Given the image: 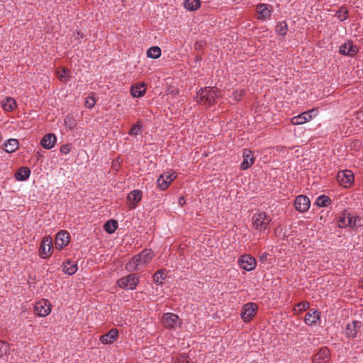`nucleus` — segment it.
I'll use <instances>...</instances> for the list:
<instances>
[{
  "mask_svg": "<svg viewBox=\"0 0 363 363\" xmlns=\"http://www.w3.org/2000/svg\"><path fill=\"white\" fill-rule=\"evenodd\" d=\"M197 96L199 99L198 101L211 106L220 96V91L216 87L206 86L199 89Z\"/></svg>",
  "mask_w": 363,
  "mask_h": 363,
  "instance_id": "f257e3e1",
  "label": "nucleus"
},
{
  "mask_svg": "<svg viewBox=\"0 0 363 363\" xmlns=\"http://www.w3.org/2000/svg\"><path fill=\"white\" fill-rule=\"evenodd\" d=\"M252 221L256 230L264 231L267 229L272 219L265 212H259L253 216Z\"/></svg>",
  "mask_w": 363,
  "mask_h": 363,
  "instance_id": "f03ea898",
  "label": "nucleus"
},
{
  "mask_svg": "<svg viewBox=\"0 0 363 363\" xmlns=\"http://www.w3.org/2000/svg\"><path fill=\"white\" fill-rule=\"evenodd\" d=\"M53 252L52 238L51 236H44L39 247V255L46 259L50 257Z\"/></svg>",
  "mask_w": 363,
  "mask_h": 363,
  "instance_id": "7ed1b4c3",
  "label": "nucleus"
},
{
  "mask_svg": "<svg viewBox=\"0 0 363 363\" xmlns=\"http://www.w3.org/2000/svg\"><path fill=\"white\" fill-rule=\"evenodd\" d=\"M139 281L138 277L135 274H130L119 279L117 281L119 287L126 289H134Z\"/></svg>",
  "mask_w": 363,
  "mask_h": 363,
  "instance_id": "20e7f679",
  "label": "nucleus"
},
{
  "mask_svg": "<svg viewBox=\"0 0 363 363\" xmlns=\"http://www.w3.org/2000/svg\"><path fill=\"white\" fill-rule=\"evenodd\" d=\"M258 306L255 303L245 304L242 309L241 318L245 323L250 321L257 313Z\"/></svg>",
  "mask_w": 363,
  "mask_h": 363,
  "instance_id": "39448f33",
  "label": "nucleus"
},
{
  "mask_svg": "<svg viewBox=\"0 0 363 363\" xmlns=\"http://www.w3.org/2000/svg\"><path fill=\"white\" fill-rule=\"evenodd\" d=\"M337 180L341 186L350 187L354 182V175L350 170L340 171L337 174Z\"/></svg>",
  "mask_w": 363,
  "mask_h": 363,
  "instance_id": "423d86ee",
  "label": "nucleus"
},
{
  "mask_svg": "<svg viewBox=\"0 0 363 363\" xmlns=\"http://www.w3.org/2000/svg\"><path fill=\"white\" fill-rule=\"evenodd\" d=\"M69 234L65 230H60L59 233H57L55 240L56 248L62 250L69 244Z\"/></svg>",
  "mask_w": 363,
  "mask_h": 363,
  "instance_id": "0eeeda50",
  "label": "nucleus"
},
{
  "mask_svg": "<svg viewBox=\"0 0 363 363\" xmlns=\"http://www.w3.org/2000/svg\"><path fill=\"white\" fill-rule=\"evenodd\" d=\"M239 264L243 269L251 271L255 268L257 261L253 257L249 255H245L240 257Z\"/></svg>",
  "mask_w": 363,
  "mask_h": 363,
  "instance_id": "6e6552de",
  "label": "nucleus"
},
{
  "mask_svg": "<svg viewBox=\"0 0 363 363\" xmlns=\"http://www.w3.org/2000/svg\"><path fill=\"white\" fill-rule=\"evenodd\" d=\"M34 308L36 314L41 317L47 316L51 311L50 304L45 299L37 302Z\"/></svg>",
  "mask_w": 363,
  "mask_h": 363,
  "instance_id": "1a4fd4ad",
  "label": "nucleus"
},
{
  "mask_svg": "<svg viewBox=\"0 0 363 363\" xmlns=\"http://www.w3.org/2000/svg\"><path fill=\"white\" fill-rule=\"evenodd\" d=\"M310 200L304 195L298 196L294 201V206L296 211L303 213L308 210L310 207Z\"/></svg>",
  "mask_w": 363,
  "mask_h": 363,
  "instance_id": "9d476101",
  "label": "nucleus"
},
{
  "mask_svg": "<svg viewBox=\"0 0 363 363\" xmlns=\"http://www.w3.org/2000/svg\"><path fill=\"white\" fill-rule=\"evenodd\" d=\"M330 359V352L326 347H321L313 356V363H328Z\"/></svg>",
  "mask_w": 363,
  "mask_h": 363,
  "instance_id": "9b49d317",
  "label": "nucleus"
},
{
  "mask_svg": "<svg viewBox=\"0 0 363 363\" xmlns=\"http://www.w3.org/2000/svg\"><path fill=\"white\" fill-rule=\"evenodd\" d=\"M154 252L150 249L143 250L140 254L134 256L135 262H138L139 265H143L150 262L153 257Z\"/></svg>",
  "mask_w": 363,
  "mask_h": 363,
  "instance_id": "f8f14e48",
  "label": "nucleus"
},
{
  "mask_svg": "<svg viewBox=\"0 0 363 363\" xmlns=\"http://www.w3.org/2000/svg\"><path fill=\"white\" fill-rule=\"evenodd\" d=\"M361 326L362 323L358 320H353L351 323H348L345 328L346 336L352 339L356 337Z\"/></svg>",
  "mask_w": 363,
  "mask_h": 363,
  "instance_id": "ddd939ff",
  "label": "nucleus"
},
{
  "mask_svg": "<svg viewBox=\"0 0 363 363\" xmlns=\"http://www.w3.org/2000/svg\"><path fill=\"white\" fill-rule=\"evenodd\" d=\"M358 51V47L353 45L351 41L345 43L340 47V53L350 57L354 56Z\"/></svg>",
  "mask_w": 363,
  "mask_h": 363,
  "instance_id": "4468645a",
  "label": "nucleus"
},
{
  "mask_svg": "<svg viewBox=\"0 0 363 363\" xmlns=\"http://www.w3.org/2000/svg\"><path fill=\"white\" fill-rule=\"evenodd\" d=\"M179 317L175 313H164L162 318L163 325L167 328H174L177 323Z\"/></svg>",
  "mask_w": 363,
  "mask_h": 363,
  "instance_id": "2eb2a0df",
  "label": "nucleus"
},
{
  "mask_svg": "<svg viewBox=\"0 0 363 363\" xmlns=\"http://www.w3.org/2000/svg\"><path fill=\"white\" fill-rule=\"evenodd\" d=\"M315 109L313 108L310 111L303 112L296 116H294L291 118V123L294 125H301L305 123L307 121H309L312 118V113L314 112Z\"/></svg>",
  "mask_w": 363,
  "mask_h": 363,
  "instance_id": "dca6fc26",
  "label": "nucleus"
},
{
  "mask_svg": "<svg viewBox=\"0 0 363 363\" xmlns=\"http://www.w3.org/2000/svg\"><path fill=\"white\" fill-rule=\"evenodd\" d=\"M118 337V330L116 328H112L107 333L100 337V341L103 344H112Z\"/></svg>",
  "mask_w": 363,
  "mask_h": 363,
  "instance_id": "f3484780",
  "label": "nucleus"
},
{
  "mask_svg": "<svg viewBox=\"0 0 363 363\" xmlns=\"http://www.w3.org/2000/svg\"><path fill=\"white\" fill-rule=\"evenodd\" d=\"M243 161L240 164L241 169L246 170L250 168L255 162V158L252 156V151L248 149L243 150Z\"/></svg>",
  "mask_w": 363,
  "mask_h": 363,
  "instance_id": "a211bd4d",
  "label": "nucleus"
},
{
  "mask_svg": "<svg viewBox=\"0 0 363 363\" xmlns=\"http://www.w3.org/2000/svg\"><path fill=\"white\" fill-rule=\"evenodd\" d=\"M320 312L318 310H310L305 315L304 321L308 325H312L320 318Z\"/></svg>",
  "mask_w": 363,
  "mask_h": 363,
  "instance_id": "6ab92c4d",
  "label": "nucleus"
},
{
  "mask_svg": "<svg viewBox=\"0 0 363 363\" xmlns=\"http://www.w3.org/2000/svg\"><path fill=\"white\" fill-rule=\"evenodd\" d=\"M56 143V136L54 133H48L44 135L40 143L41 145L48 150L53 147L55 143Z\"/></svg>",
  "mask_w": 363,
  "mask_h": 363,
  "instance_id": "aec40b11",
  "label": "nucleus"
},
{
  "mask_svg": "<svg viewBox=\"0 0 363 363\" xmlns=\"http://www.w3.org/2000/svg\"><path fill=\"white\" fill-rule=\"evenodd\" d=\"M269 8H272V6L266 4H259L257 6L256 10L259 15V19L265 20L271 15V11Z\"/></svg>",
  "mask_w": 363,
  "mask_h": 363,
  "instance_id": "412c9836",
  "label": "nucleus"
},
{
  "mask_svg": "<svg viewBox=\"0 0 363 363\" xmlns=\"http://www.w3.org/2000/svg\"><path fill=\"white\" fill-rule=\"evenodd\" d=\"M145 84H135L131 86L130 94L135 98L143 96L145 94Z\"/></svg>",
  "mask_w": 363,
  "mask_h": 363,
  "instance_id": "4be33fe9",
  "label": "nucleus"
},
{
  "mask_svg": "<svg viewBox=\"0 0 363 363\" xmlns=\"http://www.w3.org/2000/svg\"><path fill=\"white\" fill-rule=\"evenodd\" d=\"M143 196V193L140 190H133L130 191L128 195V199L133 202L130 208H134L136 206V204L141 200Z\"/></svg>",
  "mask_w": 363,
  "mask_h": 363,
  "instance_id": "5701e85b",
  "label": "nucleus"
},
{
  "mask_svg": "<svg viewBox=\"0 0 363 363\" xmlns=\"http://www.w3.org/2000/svg\"><path fill=\"white\" fill-rule=\"evenodd\" d=\"M30 174V169L28 167H22L15 173V178L18 181L26 180Z\"/></svg>",
  "mask_w": 363,
  "mask_h": 363,
  "instance_id": "b1692460",
  "label": "nucleus"
},
{
  "mask_svg": "<svg viewBox=\"0 0 363 363\" xmlns=\"http://www.w3.org/2000/svg\"><path fill=\"white\" fill-rule=\"evenodd\" d=\"M18 141L16 139H9L4 144V150L6 152L12 153L15 152L18 147Z\"/></svg>",
  "mask_w": 363,
  "mask_h": 363,
  "instance_id": "393cba45",
  "label": "nucleus"
},
{
  "mask_svg": "<svg viewBox=\"0 0 363 363\" xmlns=\"http://www.w3.org/2000/svg\"><path fill=\"white\" fill-rule=\"evenodd\" d=\"M16 102L14 99L11 97H6L2 101V107L6 111H11L16 107Z\"/></svg>",
  "mask_w": 363,
  "mask_h": 363,
  "instance_id": "a878e982",
  "label": "nucleus"
},
{
  "mask_svg": "<svg viewBox=\"0 0 363 363\" xmlns=\"http://www.w3.org/2000/svg\"><path fill=\"white\" fill-rule=\"evenodd\" d=\"M77 270V264L72 263L71 261H67L66 262L63 263V272L68 274V275H72L74 274Z\"/></svg>",
  "mask_w": 363,
  "mask_h": 363,
  "instance_id": "bb28decb",
  "label": "nucleus"
},
{
  "mask_svg": "<svg viewBox=\"0 0 363 363\" xmlns=\"http://www.w3.org/2000/svg\"><path fill=\"white\" fill-rule=\"evenodd\" d=\"M118 228V222L111 219L106 221L104 225V230L109 234L113 233Z\"/></svg>",
  "mask_w": 363,
  "mask_h": 363,
  "instance_id": "cd10ccee",
  "label": "nucleus"
},
{
  "mask_svg": "<svg viewBox=\"0 0 363 363\" xmlns=\"http://www.w3.org/2000/svg\"><path fill=\"white\" fill-rule=\"evenodd\" d=\"M185 9L189 11H196L201 6L200 0H185L184 3Z\"/></svg>",
  "mask_w": 363,
  "mask_h": 363,
  "instance_id": "c85d7f7f",
  "label": "nucleus"
},
{
  "mask_svg": "<svg viewBox=\"0 0 363 363\" xmlns=\"http://www.w3.org/2000/svg\"><path fill=\"white\" fill-rule=\"evenodd\" d=\"M331 202L332 201L328 196L320 195L317 198L315 204L318 207H327L331 203Z\"/></svg>",
  "mask_w": 363,
  "mask_h": 363,
  "instance_id": "c756f323",
  "label": "nucleus"
},
{
  "mask_svg": "<svg viewBox=\"0 0 363 363\" xmlns=\"http://www.w3.org/2000/svg\"><path fill=\"white\" fill-rule=\"evenodd\" d=\"M161 55V49L158 46H152L147 51V56L152 59H157Z\"/></svg>",
  "mask_w": 363,
  "mask_h": 363,
  "instance_id": "7c9ffc66",
  "label": "nucleus"
},
{
  "mask_svg": "<svg viewBox=\"0 0 363 363\" xmlns=\"http://www.w3.org/2000/svg\"><path fill=\"white\" fill-rule=\"evenodd\" d=\"M157 187L161 190H165L169 186V181H168L164 176V173L162 174L157 180Z\"/></svg>",
  "mask_w": 363,
  "mask_h": 363,
  "instance_id": "2f4dec72",
  "label": "nucleus"
},
{
  "mask_svg": "<svg viewBox=\"0 0 363 363\" xmlns=\"http://www.w3.org/2000/svg\"><path fill=\"white\" fill-rule=\"evenodd\" d=\"M166 278L164 269H160L155 272L153 275V280L155 283L162 284V281Z\"/></svg>",
  "mask_w": 363,
  "mask_h": 363,
  "instance_id": "473e14b6",
  "label": "nucleus"
},
{
  "mask_svg": "<svg viewBox=\"0 0 363 363\" xmlns=\"http://www.w3.org/2000/svg\"><path fill=\"white\" fill-rule=\"evenodd\" d=\"M288 30V26L285 21L279 22L276 26V31L282 36H284Z\"/></svg>",
  "mask_w": 363,
  "mask_h": 363,
  "instance_id": "72a5a7b5",
  "label": "nucleus"
},
{
  "mask_svg": "<svg viewBox=\"0 0 363 363\" xmlns=\"http://www.w3.org/2000/svg\"><path fill=\"white\" fill-rule=\"evenodd\" d=\"M64 124L66 128L72 130L77 125V122L72 116H67L65 118Z\"/></svg>",
  "mask_w": 363,
  "mask_h": 363,
  "instance_id": "f704fd0d",
  "label": "nucleus"
},
{
  "mask_svg": "<svg viewBox=\"0 0 363 363\" xmlns=\"http://www.w3.org/2000/svg\"><path fill=\"white\" fill-rule=\"evenodd\" d=\"M139 264H138L137 262H135L134 257L129 261L126 265L125 269L129 272H134L136 270H139Z\"/></svg>",
  "mask_w": 363,
  "mask_h": 363,
  "instance_id": "c9c22d12",
  "label": "nucleus"
},
{
  "mask_svg": "<svg viewBox=\"0 0 363 363\" xmlns=\"http://www.w3.org/2000/svg\"><path fill=\"white\" fill-rule=\"evenodd\" d=\"M360 218L359 216H352V217H348L347 224L348 226H350L351 228L354 229L357 227V221H359Z\"/></svg>",
  "mask_w": 363,
  "mask_h": 363,
  "instance_id": "e433bc0d",
  "label": "nucleus"
},
{
  "mask_svg": "<svg viewBox=\"0 0 363 363\" xmlns=\"http://www.w3.org/2000/svg\"><path fill=\"white\" fill-rule=\"evenodd\" d=\"M9 350V344L6 341H0V357H4Z\"/></svg>",
  "mask_w": 363,
  "mask_h": 363,
  "instance_id": "4c0bfd02",
  "label": "nucleus"
},
{
  "mask_svg": "<svg viewBox=\"0 0 363 363\" xmlns=\"http://www.w3.org/2000/svg\"><path fill=\"white\" fill-rule=\"evenodd\" d=\"M347 10L345 7L342 6L337 11V16L338 18L342 21L347 18Z\"/></svg>",
  "mask_w": 363,
  "mask_h": 363,
  "instance_id": "58836bf2",
  "label": "nucleus"
},
{
  "mask_svg": "<svg viewBox=\"0 0 363 363\" xmlns=\"http://www.w3.org/2000/svg\"><path fill=\"white\" fill-rule=\"evenodd\" d=\"M141 125L140 124V121H138L136 124H134L132 125L131 128L130 129L128 134L130 135H136L138 134V133L140 130Z\"/></svg>",
  "mask_w": 363,
  "mask_h": 363,
  "instance_id": "ea45409f",
  "label": "nucleus"
},
{
  "mask_svg": "<svg viewBox=\"0 0 363 363\" xmlns=\"http://www.w3.org/2000/svg\"><path fill=\"white\" fill-rule=\"evenodd\" d=\"M69 72V69L63 68L61 72H57V77L61 82H67L69 79V77L67 76V72Z\"/></svg>",
  "mask_w": 363,
  "mask_h": 363,
  "instance_id": "a19ab883",
  "label": "nucleus"
},
{
  "mask_svg": "<svg viewBox=\"0 0 363 363\" xmlns=\"http://www.w3.org/2000/svg\"><path fill=\"white\" fill-rule=\"evenodd\" d=\"M96 104V100L93 96H88L85 99V106L91 108Z\"/></svg>",
  "mask_w": 363,
  "mask_h": 363,
  "instance_id": "79ce46f5",
  "label": "nucleus"
},
{
  "mask_svg": "<svg viewBox=\"0 0 363 363\" xmlns=\"http://www.w3.org/2000/svg\"><path fill=\"white\" fill-rule=\"evenodd\" d=\"M245 94V90L241 89L240 91H235L233 92V96L235 101H238L241 100L242 96Z\"/></svg>",
  "mask_w": 363,
  "mask_h": 363,
  "instance_id": "37998d69",
  "label": "nucleus"
},
{
  "mask_svg": "<svg viewBox=\"0 0 363 363\" xmlns=\"http://www.w3.org/2000/svg\"><path fill=\"white\" fill-rule=\"evenodd\" d=\"M347 218H346L345 216L340 217L337 220L338 227L341 228L347 227L348 225L347 224Z\"/></svg>",
  "mask_w": 363,
  "mask_h": 363,
  "instance_id": "c03bdc74",
  "label": "nucleus"
},
{
  "mask_svg": "<svg viewBox=\"0 0 363 363\" xmlns=\"http://www.w3.org/2000/svg\"><path fill=\"white\" fill-rule=\"evenodd\" d=\"M297 307H298L299 311H305L309 308L310 304L307 301H303V302L298 303Z\"/></svg>",
  "mask_w": 363,
  "mask_h": 363,
  "instance_id": "a18cd8bd",
  "label": "nucleus"
},
{
  "mask_svg": "<svg viewBox=\"0 0 363 363\" xmlns=\"http://www.w3.org/2000/svg\"><path fill=\"white\" fill-rule=\"evenodd\" d=\"M71 150V146L69 144H65L60 147V152L62 154H68Z\"/></svg>",
  "mask_w": 363,
  "mask_h": 363,
  "instance_id": "49530a36",
  "label": "nucleus"
},
{
  "mask_svg": "<svg viewBox=\"0 0 363 363\" xmlns=\"http://www.w3.org/2000/svg\"><path fill=\"white\" fill-rule=\"evenodd\" d=\"M164 174L166 177L167 179L169 181V184H171L176 178V176L174 174V173L169 174L168 172H165L164 173Z\"/></svg>",
  "mask_w": 363,
  "mask_h": 363,
  "instance_id": "de8ad7c7",
  "label": "nucleus"
},
{
  "mask_svg": "<svg viewBox=\"0 0 363 363\" xmlns=\"http://www.w3.org/2000/svg\"><path fill=\"white\" fill-rule=\"evenodd\" d=\"M268 254L267 252L262 253L259 256V261L262 262H265L267 260Z\"/></svg>",
  "mask_w": 363,
  "mask_h": 363,
  "instance_id": "09e8293b",
  "label": "nucleus"
},
{
  "mask_svg": "<svg viewBox=\"0 0 363 363\" xmlns=\"http://www.w3.org/2000/svg\"><path fill=\"white\" fill-rule=\"evenodd\" d=\"M179 203L180 206H184L186 203L185 199L184 197H180L179 199Z\"/></svg>",
  "mask_w": 363,
  "mask_h": 363,
  "instance_id": "8fccbe9b",
  "label": "nucleus"
},
{
  "mask_svg": "<svg viewBox=\"0 0 363 363\" xmlns=\"http://www.w3.org/2000/svg\"><path fill=\"white\" fill-rule=\"evenodd\" d=\"M77 37L78 38H83V36H84L83 33L81 31H77Z\"/></svg>",
  "mask_w": 363,
  "mask_h": 363,
  "instance_id": "3c124183",
  "label": "nucleus"
},
{
  "mask_svg": "<svg viewBox=\"0 0 363 363\" xmlns=\"http://www.w3.org/2000/svg\"><path fill=\"white\" fill-rule=\"evenodd\" d=\"M195 60H196V62H199V61H201L202 60V57L200 55H197L196 57Z\"/></svg>",
  "mask_w": 363,
  "mask_h": 363,
  "instance_id": "603ef678",
  "label": "nucleus"
}]
</instances>
